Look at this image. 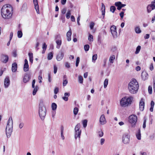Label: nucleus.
<instances>
[{
	"mask_svg": "<svg viewBox=\"0 0 155 155\" xmlns=\"http://www.w3.org/2000/svg\"><path fill=\"white\" fill-rule=\"evenodd\" d=\"M12 9L11 5L9 4H6L2 7L1 9L2 16L4 18H8L12 16V13L10 10Z\"/></svg>",
	"mask_w": 155,
	"mask_h": 155,
	"instance_id": "1",
	"label": "nucleus"
},
{
	"mask_svg": "<svg viewBox=\"0 0 155 155\" xmlns=\"http://www.w3.org/2000/svg\"><path fill=\"white\" fill-rule=\"evenodd\" d=\"M139 84L137 80L133 79H132L129 83L128 88L130 93L132 94L137 93L139 88Z\"/></svg>",
	"mask_w": 155,
	"mask_h": 155,
	"instance_id": "2",
	"label": "nucleus"
},
{
	"mask_svg": "<svg viewBox=\"0 0 155 155\" xmlns=\"http://www.w3.org/2000/svg\"><path fill=\"white\" fill-rule=\"evenodd\" d=\"M38 111L41 119L42 120H44L46 115V110L42 100L40 101L39 103Z\"/></svg>",
	"mask_w": 155,
	"mask_h": 155,
	"instance_id": "3",
	"label": "nucleus"
},
{
	"mask_svg": "<svg viewBox=\"0 0 155 155\" xmlns=\"http://www.w3.org/2000/svg\"><path fill=\"white\" fill-rule=\"evenodd\" d=\"M13 120L11 117L9 118L5 130V132L7 138H9L11 136L12 131Z\"/></svg>",
	"mask_w": 155,
	"mask_h": 155,
	"instance_id": "4",
	"label": "nucleus"
},
{
	"mask_svg": "<svg viewBox=\"0 0 155 155\" xmlns=\"http://www.w3.org/2000/svg\"><path fill=\"white\" fill-rule=\"evenodd\" d=\"M132 99L133 97L131 96L128 97H124L120 100V105L124 107L128 106L131 104Z\"/></svg>",
	"mask_w": 155,
	"mask_h": 155,
	"instance_id": "5",
	"label": "nucleus"
},
{
	"mask_svg": "<svg viewBox=\"0 0 155 155\" xmlns=\"http://www.w3.org/2000/svg\"><path fill=\"white\" fill-rule=\"evenodd\" d=\"M137 120V116L135 115H132L129 117V122L131 124V126L132 127H135Z\"/></svg>",
	"mask_w": 155,
	"mask_h": 155,
	"instance_id": "6",
	"label": "nucleus"
},
{
	"mask_svg": "<svg viewBox=\"0 0 155 155\" xmlns=\"http://www.w3.org/2000/svg\"><path fill=\"white\" fill-rule=\"evenodd\" d=\"M81 127V124L80 123L77 124L75 127L74 130L75 131V134L74 138L75 139H77L78 137L80 138L81 133V130H80V128Z\"/></svg>",
	"mask_w": 155,
	"mask_h": 155,
	"instance_id": "7",
	"label": "nucleus"
},
{
	"mask_svg": "<svg viewBox=\"0 0 155 155\" xmlns=\"http://www.w3.org/2000/svg\"><path fill=\"white\" fill-rule=\"evenodd\" d=\"M130 136L128 134H125L122 137L123 142L125 144L128 143L130 142Z\"/></svg>",
	"mask_w": 155,
	"mask_h": 155,
	"instance_id": "8",
	"label": "nucleus"
},
{
	"mask_svg": "<svg viewBox=\"0 0 155 155\" xmlns=\"http://www.w3.org/2000/svg\"><path fill=\"white\" fill-rule=\"evenodd\" d=\"M111 33L114 38H116L117 37L116 28L115 26L112 25L110 28Z\"/></svg>",
	"mask_w": 155,
	"mask_h": 155,
	"instance_id": "9",
	"label": "nucleus"
},
{
	"mask_svg": "<svg viewBox=\"0 0 155 155\" xmlns=\"http://www.w3.org/2000/svg\"><path fill=\"white\" fill-rule=\"evenodd\" d=\"M31 74L30 73H26L23 79V81L25 83H26L28 82L30 79Z\"/></svg>",
	"mask_w": 155,
	"mask_h": 155,
	"instance_id": "10",
	"label": "nucleus"
},
{
	"mask_svg": "<svg viewBox=\"0 0 155 155\" xmlns=\"http://www.w3.org/2000/svg\"><path fill=\"white\" fill-rule=\"evenodd\" d=\"M10 84V81L8 76H7L4 81V85L5 88L8 87Z\"/></svg>",
	"mask_w": 155,
	"mask_h": 155,
	"instance_id": "11",
	"label": "nucleus"
},
{
	"mask_svg": "<svg viewBox=\"0 0 155 155\" xmlns=\"http://www.w3.org/2000/svg\"><path fill=\"white\" fill-rule=\"evenodd\" d=\"M64 56V53L62 50H61L59 52L57 57V59L58 61H60L61 60Z\"/></svg>",
	"mask_w": 155,
	"mask_h": 155,
	"instance_id": "12",
	"label": "nucleus"
},
{
	"mask_svg": "<svg viewBox=\"0 0 155 155\" xmlns=\"http://www.w3.org/2000/svg\"><path fill=\"white\" fill-rule=\"evenodd\" d=\"M155 8V5L153 3L148 5L147 7V12L148 13H150L152 10Z\"/></svg>",
	"mask_w": 155,
	"mask_h": 155,
	"instance_id": "13",
	"label": "nucleus"
},
{
	"mask_svg": "<svg viewBox=\"0 0 155 155\" xmlns=\"http://www.w3.org/2000/svg\"><path fill=\"white\" fill-rule=\"evenodd\" d=\"M8 56L6 55L2 54L1 56V61L4 63H6L8 61Z\"/></svg>",
	"mask_w": 155,
	"mask_h": 155,
	"instance_id": "14",
	"label": "nucleus"
},
{
	"mask_svg": "<svg viewBox=\"0 0 155 155\" xmlns=\"http://www.w3.org/2000/svg\"><path fill=\"white\" fill-rule=\"evenodd\" d=\"M106 122L105 116L104 114L102 115L100 118V123L101 124L103 125Z\"/></svg>",
	"mask_w": 155,
	"mask_h": 155,
	"instance_id": "15",
	"label": "nucleus"
},
{
	"mask_svg": "<svg viewBox=\"0 0 155 155\" xmlns=\"http://www.w3.org/2000/svg\"><path fill=\"white\" fill-rule=\"evenodd\" d=\"M33 1L35 6V8L36 11L37 13L38 14H39V11L38 1L37 0H33Z\"/></svg>",
	"mask_w": 155,
	"mask_h": 155,
	"instance_id": "16",
	"label": "nucleus"
},
{
	"mask_svg": "<svg viewBox=\"0 0 155 155\" xmlns=\"http://www.w3.org/2000/svg\"><path fill=\"white\" fill-rule=\"evenodd\" d=\"M141 77L142 79L145 81L148 79V75L145 71H143L141 74Z\"/></svg>",
	"mask_w": 155,
	"mask_h": 155,
	"instance_id": "17",
	"label": "nucleus"
},
{
	"mask_svg": "<svg viewBox=\"0 0 155 155\" xmlns=\"http://www.w3.org/2000/svg\"><path fill=\"white\" fill-rule=\"evenodd\" d=\"M144 102L143 101L142 99H141L140 101L139 104V108L140 110L141 111H143L144 109Z\"/></svg>",
	"mask_w": 155,
	"mask_h": 155,
	"instance_id": "18",
	"label": "nucleus"
},
{
	"mask_svg": "<svg viewBox=\"0 0 155 155\" xmlns=\"http://www.w3.org/2000/svg\"><path fill=\"white\" fill-rule=\"evenodd\" d=\"M70 94L69 92H66L64 94V96L62 97V99L64 101H67L68 100V97L70 96Z\"/></svg>",
	"mask_w": 155,
	"mask_h": 155,
	"instance_id": "19",
	"label": "nucleus"
},
{
	"mask_svg": "<svg viewBox=\"0 0 155 155\" xmlns=\"http://www.w3.org/2000/svg\"><path fill=\"white\" fill-rule=\"evenodd\" d=\"M17 64L16 63H14L12 64V71L13 72H15L17 70Z\"/></svg>",
	"mask_w": 155,
	"mask_h": 155,
	"instance_id": "20",
	"label": "nucleus"
},
{
	"mask_svg": "<svg viewBox=\"0 0 155 155\" xmlns=\"http://www.w3.org/2000/svg\"><path fill=\"white\" fill-rule=\"evenodd\" d=\"M71 29L70 30L67 32V40L68 41H70L71 40Z\"/></svg>",
	"mask_w": 155,
	"mask_h": 155,
	"instance_id": "21",
	"label": "nucleus"
},
{
	"mask_svg": "<svg viewBox=\"0 0 155 155\" xmlns=\"http://www.w3.org/2000/svg\"><path fill=\"white\" fill-rule=\"evenodd\" d=\"M101 12H102V15L103 16V18L104 19V15H105V7L103 3L101 5Z\"/></svg>",
	"mask_w": 155,
	"mask_h": 155,
	"instance_id": "22",
	"label": "nucleus"
},
{
	"mask_svg": "<svg viewBox=\"0 0 155 155\" xmlns=\"http://www.w3.org/2000/svg\"><path fill=\"white\" fill-rule=\"evenodd\" d=\"M56 42L57 45L56 48L58 49H59L61 44V41L60 39H58L56 40Z\"/></svg>",
	"mask_w": 155,
	"mask_h": 155,
	"instance_id": "23",
	"label": "nucleus"
},
{
	"mask_svg": "<svg viewBox=\"0 0 155 155\" xmlns=\"http://www.w3.org/2000/svg\"><path fill=\"white\" fill-rule=\"evenodd\" d=\"M136 136L138 140H140L141 139L140 130V129L138 130L137 133L136 134Z\"/></svg>",
	"mask_w": 155,
	"mask_h": 155,
	"instance_id": "24",
	"label": "nucleus"
},
{
	"mask_svg": "<svg viewBox=\"0 0 155 155\" xmlns=\"http://www.w3.org/2000/svg\"><path fill=\"white\" fill-rule=\"evenodd\" d=\"M115 5L117 7V9L118 10H120L122 8L121 5H120V2H118L115 3Z\"/></svg>",
	"mask_w": 155,
	"mask_h": 155,
	"instance_id": "25",
	"label": "nucleus"
},
{
	"mask_svg": "<svg viewBox=\"0 0 155 155\" xmlns=\"http://www.w3.org/2000/svg\"><path fill=\"white\" fill-rule=\"evenodd\" d=\"M154 105V103L153 101H152L150 103L151 107L150 109V110L151 112L153 111V108Z\"/></svg>",
	"mask_w": 155,
	"mask_h": 155,
	"instance_id": "26",
	"label": "nucleus"
},
{
	"mask_svg": "<svg viewBox=\"0 0 155 155\" xmlns=\"http://www.w3.org/2000/svg\"><path fill=\"white\" fill-rule=\"evenodd\" d=\"M23 70L25 72L29 70V65L28 64H24Z\"/></svg>",
	"mask_w": 155,
	"mask_h": 155,
	"instance_id": "27",
	"label": "nucleus"
},
{
	"mask_svg": "<svg viewBox=\"0 0 155 155\" xmlns=\"http://www.w3.org/2000/svg\"><path fill=\"white\" fill-rule=\"evenodd\" d=\"M61 136L62 139L64 140V137L63 135L64 127L63 126H61Z\"/></svg>",
	"mask_w": 155,
	"mask_h": 155,
	"instance_id": "28",
	"label": "nucleus"
},
{
	"mask_svg": "<svg viewBox=\"0 0 155 155\" xmlns=\"http://www.w3.org/2000/svg\"><path fill=\"white\" fill-rule=\"evenodd\" d=\"M135 31L136 33L139 34L141 32V31L138 26L136 27L135 29Z\"/></svg>",
	"mask_w": 155,
	"mask_h": 155,
	"instance_id": "29",
	"label": "nucleus"
},
{
	"mask_svg": "<svg viewBox=\"0 0 155 155\" xmlns=\"http://www.w3.org/2000/svg\"><path fill=\"white\" fill-rule=\"evenodd\" d=\"M57 107V105L56 104L54 103H52L51 104L52 109L53 110H55Z\"/></svg>",
	"mask_w": 155,
	"mask_h": 155,
	"instance_id": "30",
	"label": "nucleus"
},
{
	"mask_svg": "<svg viewBox=\"0 0 155 155\" xmlns=\"http://www.w3.org/2000/svg\"><path fill=\"white\" fill-rule=\"evenodd\" d=\"M53 57V53L52 52L48 53V60H51Z\"/></svg>",
	"mask_w": 155,
	"mask_h": 155,
	"instance_id": "31",
	"label": "nucleus"
},
{
	"mask_svg": "<svg viewBox=\"0 0 155 155\" xmlns=\"http://www.w3.org/2000/svg\"><path fill=\"white\" fill-rule=\"evenodd\" d=\"M34 88L32 94L33 95H35L38 91V86H36Z\"/></svg>",
	"mask_w": 155,
	"mask_h": 155,
	"instance_id": "32",
	"label": "nucleus"
},
{
	"mask_svg": "<svg viewBox=\"0 0 155 155\" xmlns=\"http://www.w3.org/2000/svg\"><path fill=\"white\" fill-rule=\"evenodd\" d=\"M87 120H84L82 121V124H83V127L85 128L87 126Z\"/></svg>",
	"mask_w": 155,
	"mask_h": 155,
	"instance_id": "33",
	"label": "nucleus"
},
{
	"mask_svg": "<svg viewBox=\"0 0 155 155\" xmlns=\"http://www.w3.org/2000/svg\"><path fill=\"white\" fill-rule=\"evenodd\" d=\"M18 37V38H21L22 36V33L21 31H18L17 32Z\"/></svg>",
	"mask_w": 155,
	"mask_h": 155,
	"instance_id": "34",
	"label": "nucleus"
},
{
	"mask_svg": "<svg viewBox=\"0 0 155 155\" xmlns=\"http://www.w3.org/2000/svg\"><path fill=\"white\" fill-rule=\"evenodd\" d=\"M141 46H138L136 48V51L135 52V54H138L139 52Z\"/></svg>",
	"mask_w": 155,
	"mask_h": 155,
	"instance_id": "35",
	"label": "nucleus"
},
{
	"mask_svg": "<svg viewBox=\"0 0 155 155\" xmlns=\"http://www.w3.org/2000/svg\"><path fill=\"white\" fill-rule=\"evenodd\" d=\"M88 40L89 41H93V37L92 35H91V34H89V35L88 38Z\"/></svg>",
	"mask_w": 155,
	"mask_h": 155,
	"instance_id": "36",
	"label": "nucleus"
},
{
	"mask_svg": "<svg viewBox=\"0 0 155 155\" xmlns=\"http://www.w3.org/2000/svg\"><path fill=\"white\" fill-rule=\"evenodd\" d=\"M108 79H106L105 80L104 82V87L105 88L108 84Z\"/></svg>",
	"mask_w": 155,
	"mask_h": 155,
	"instance_id": "37",
	"label": "nucleus"
},
{
	"mask_svg": "<svg viewBox=\"0 0 155 155\" xmlns=\"http://www.w3.org/2000/svg\"><path fill=\"white\" fill-rule=\"evenodd\" d=\"M78 111V109L77 107H75L73 110L74 114L75 115H76Z\"/></svg>",
	"mask_w": 155,
	"mask_h": 155,
	"instance_id": "38",
	"label": "nucleus"
},
{
	"mask_svg": "<svg viewBox=\"0 0 155 155\" xmlns=\"http://www.w3.org/2000/svg\"><path fill=\"white\" fill-rule=\"evenodd\" d=\"M71 12L70 10H68L66 14V17L67 19H69L71 16Z\"/></svg>",
	"mask_w": 155,
	"mask_h": 155,
	"instance_id": "39",
	"label": "nucleus"
},
{
	"mask_svg": "<svg viewBox=\"0 0 155 155\" xmlns=\"http://www.w3.org/2000/svg\"><path fill=\"white\" fill-rule=\"evenodd\" d=\"M90 46L88 45H86L84 46V50L85 51H87L89 50Z\"/></svg>",
	"mask_w": 155,
	"mask_h": 155,
	"instance_id": "40",
	"label": "nucleus"
},
{
	"mask_svg": "<svg viewBox=\"0 0 155 155\" xmlns=\"http://www.w3.org/2000/svg\"><path fill=\"white\" fill-rule=\"evenodd\" d=\"M97 58V54H95L93 55L92 56V61L94 62L96 60Z\"/></svg>",
	"mask_w": 155,
	"mask_h": 155,
	"instance_id": "41",
	"label": "nucleus"
},
{
	"mask_svg": "<svg viewBox=\"0 0 155 155\" xmlns=\"http://www.w3.org/2000/svg\"><path fill=\"white\" fill-rule=\"evenodd\" d=\"M146 118L145 117H144L143 118V127L144 129L146 127Z\"/></svg>",
	"mask_w": 155,
	"mask_h": 155,
	"instance_id": "42",
	"label": "nucleus"
},
{
	"mask_svg": "<svg viewBox=\"0 0 155 155\" xmlns=\"http://www.w3.org/2000/svg\"><path fill=\"white\" fill-rule=\"evenodd\" d=\"M83 79L82 76H78V81L80 83L82 84L83 82Z\"/></svg>",
	"mask_w": 155,
	"mask_h": 155,
	"instance_id": "43",
	"label": "nucleus"
},
{
	"mask_svg": "<svg viewBox=\"0 0 155 155\" xmlns=\"http://www.w3.org/2000/svg\"><path fill=\"white\" fill-rule=\"evenodd\" d=\"M115 59L114 55H113L110 57L109 58V61L111 63H113V61Z\"/></svg>",
	"mask_w": 155,
	"mask_h": 155,
	"instance_id": "44",
	"label": "nucleus"
},
{
	"mask_svg": "<svg viewBox=\"0 0 155 155\" xmlns=\"http://www.w3.org/2000/svg\"><path fill=\"white\" fill-rule=\"evenodd\" d=\"M148 91L150 94H151L152 92V87L150 86H149L148 87Z\"/></svg>",
	"mask_w": 155,
	"mask_h": 155,
	"instance_id": "45",
	"label": "nucleus"
},
{
	"mask_svg": "<svg viewBox=\"0 0 155 155\" xmlns=\"http://www.w3.org/2000/svg\"><path fill=\"white\" fill-rule=\"evenodd\" d=\"M116 8L114 6H112L110 7V11L113 13H114L116 10Z\"/></svg>",
	"mask_w": 155,
	"mask_h": 155,
	"instance_id": "46",
	"label": "nucleus"
},
{
	"mask_svg": "<svg viewBox=\"0 0 155 155\" xmlns=\"http://www.w3.org/2000/svg\"><path fill=\"white\" fill-rule=\"evenodd\" d=\"M80 61V58L79 57H78L77 58L76 63V66L78 67V64Z\"/></svg>",
	"mask_w": 155,
	"mask_h": 155,
	"instance_id": "47",
	"label": "nucleus"
},
{
	"mask_svg": "<svg viewBox=\"0 0 155 155\" xmlns=\"http://www.w3.org/2000/svg\"><path fill=\"white\" fill-rule=\"evenodd\" d=\"M67 9L66 8H64L62 9V10L61 11V15H64L66 13V12Z\"/></svg>",
	"mask_w": 155,
	"mask_h": 155,
	"instance_id": "48",
	"label": "nucleus"
},
{
	"mask_svg": "<svg viewBox=\"0 0 155 155\" xmlns=\"http://www.w3.org/2000/svg\"><path fill=\"white\" fill-rule=\"evenodd\" d=\"M12 54L13 56L15 57L17 56V51L16 50H14L12 52Z\"/></svg>",
	"mask_w": 155,
	"mask_h": 155,
	"instance_id": "49",
	"label": "nucleus"
},
{
	"mask_svg": "<svg viewBox=\"0 0 155 155\" xmlns=\"http://www.w3.org/2000/svg\"><path fill=\"white\" fill-rule=\"evenodd\" d=\"M61 19L62 20V22L64 23L65 21V16L64 15H61Z\"/></svg>",
	"mask_w": 155,
	"mask_h": 155,
	"instance_id": "50",
	"label": "nucleus"
},
{
	"mask_svg": "<svg viewBox=\"0 0 155 155\" xmlns=\"http://www.w3.org/2000/svg\"><path fill=\"white\" fill-rule=\"evenodd\" d=\"M104 133L103 131H101L98 132V135L99 137H102L103 136Z\"/></svg>",
	"mask_w": 155,
	"mask_h": 155,
	"instance_id": "51",
	"label": "nucleus"
},
{
	"mask_svg": "<svg viewBox=\"0 0 155 155\" xmlns=\"http://www.w3.org/2000/svg\"><path fill=\"white\" fill-rule=\"evenodd\" d=\"M57 67L55 65H54V74H56L57 73Z\"/></svg>",
	"mask_w": 155,
	"mask_h": 155,
	"instance_id": "52",
	"label": "nucleus"
},
{
	"mask_svg": "<svg viewBox=\"0 0 155 155\" xmlns=\"http://www.w3.org/2000/svg\"><path fill=\"white\" fill-rule=\"evenodd\" d=\"M47 47V45H46L45 43H44L42 46V48L43 50L45 51Z\"/></svg>",
	"mask_w": 155,
	"mask_h": 155,
	"instance_id": "53",
	"label": "nucleus"
},
{
	"mask_svg": "<svg viewBox=\"0 0 155 155\" xmlns=\"http://www.w3.org/2000/svg\"><path fill=\"white\" fill-rule=\"evenodd\" d=\"M68 82L67 80H64L63 81V86H65L68 84Z\"/></svg>",
	"mask_w": 155,
	"mask_h": 155,
	"instance_id": "54",
	"label": "nucleus"
},
{
	"mask_svg": "<svg viewBox=\"0 0 155 155\" xmlns=\"http://www.w3.org/2000/svg\"><path fill=\"white\" fill-rule=\"evenodd\" d=\"M59 91V88L58 87H56L54 90V93L55 94H57Z\"/></svg>",
	"mask_w": 155,
	"mask_h": 155,
	"instance_id": "55",
	"label": "nucleus"
},
{
	"mask_svg": "<svg viewBox=\"0 0 155 155\" xmlns=\"http://www.w3.org/2000/svg\"><path fill=\"white\" fill-rule=\"evenodd\" d=\"M24 126V123L23 122L19 124V127L20 129H21Z\"/></svg>",
	"mask_w": 155,
	"mask_h": 155,
	"instance_id": "56",
	"label": "nucleus"
},
{
	"mask_svg": "<svg viewBox=\"0 0 155 155\" xmlns=\"http://www.w3.org/2000/svg\"><path fill=\"white\" fill-rule=\"evenodd\" d=\"M94 25V22H92L91 23L90 25V27L91 29H92L93 28Z\"/></svg>",
	"mask_w": 155,
	"mask_h": 155,
	"instance_id": "57",
	"label": "nucleus"
},
{
	"mask_svg": "<svg viewBox=\"0 0 155 155\" xmlns=\"http://www.w3.org/2000/svg\"><path fill=\"white\" fill-rule=\"evenodd\" d=\"M149 137L151 140H153L155 137L154 134H153L150 136Z\"/></svg>",
	"mask_w": 155,
	"mask_h": 155,
	"instance_id": "58",
	"label": "nucleus"
},
{
	"mask_svg": "<svg viewBox=\"0 0 155 155\" xmlns=\"http://www.w3.org/2000/svg\"><path fill=\"white\" fill-rule=\"evenodd\" d=\"M29 59L33 58V53H32L29 52L28 54Z\"/></svg>",
	"mask_w": 155,
	"mask_h": 155,
	"instance_id": "59",
	"label": "nucleus"
},
{
	"mask_svg": "<svg viewBox=\"0 0 155 155\" xmlns=\"http://www.w3.org/2000/svg\"><path fill=\"white\" fill-rule=\"evenodd\" d=\"M149 68L150 69L151 71L153 70V63H151L150 64Z\"/></svg>",
	"mask_w": 155,
	"mask_h": 155,
	"instance_id": "60",
	"label": "nucleus"
},
{
	"mask_svg": "<svg viewBox=\"0 0 155 155\" xmlns=\"http://www.w3.org/2000/svg\"><path fill=\"white\" fill-rule=\"evenodd\" d=\"M105 139L104 138H101V144L102 145L104 143Z\"/></svg>",
	"mask_w": 155,
	"mask_h": 155,
	"instance_id": "61",
	"label": "nucleus"
},
{
	"mask_svg": "<svg viewBox=\"0 0 155 155\" xmlns=\"http://www.w3.org/2000/svg\"><path fill=\"white\" fill-rule=\"evenodd\" d=\"M124 12H121L120 14V17L122 19L124 16Z\"/></svg>",
	"mask_w": 155,
	"mask_h": 155,
	"instance_id": "62",
	"label": "nucleus"
},
{
	"mask_svg": "<svg viewBox=\"0 0 155 155\" xmlns=\"http://www.w3.org/2000/svg\"><path fill=\"white\" fill-rule=\"evenodd\" d=\"M35 79L33 80L32 82V87L33 88H34L35 87Z\"/></svg>",
	"mask_w": 155,
	"mask_h": 155,
	"instance_id": "63",
	"label": "nucleus"
},
{
	"mask_svg": "<svg viewBox=\"0 0 155 155\" xmlns=\"http://www.w3.org/2000/svg\"><path fill=\"white\" fill-rule=\"evenodd\" d=\"M117 50V48L116 47H112L111 49V51H112L114 52Z\"/></svg>",
	"mask_w": 155,
	"mask_h": 155,
	"instance_id": "64",
	"label": "nucleus"
}]
</instances>
